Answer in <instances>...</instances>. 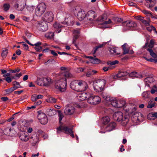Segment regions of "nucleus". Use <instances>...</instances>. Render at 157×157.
<instances>
[{
	"instance_id": "nucleus-1",
	"label": "nucleus",
	"mask_w": 157,
	"mask_h": 157,
	"mask_svg": "<svg viewBox=\"0 0 157 157\" xmlns=\"http://www.w3.org/2000/svg\"><path fill=\"white\" fill-rule=\"evenodd\" d=\"M62 75L64 78L60 79L55 83V88L61 92L65 91L66 90L67 79L73 77V75L68 71L64 72Z\"/></svg>"
},
{
	"instance_id": "nucleus-2",
	"label": "nucleus",
	"mask_w": 157,
	"mask_h": 157,
	"mask_svg": "<svg viewBox=\"0 0 157 157\" xmlns=\"http://www.w3.org/2000/svg\"><path fill=\"white\" fill-rule=\"evenodd\" d=\"M113 117L115 120L120 122L124 126L126 125L129 121L128 117L125 116L124 117L122 113L120 111L115 113Z\"/></svg>"
},
{
	"instance_id": "nucleus-3",
	"label": "nucleus",
	"mask_w": 157,
	"mask_h": 157,
	"mask_svg": "<svg viewBox=\"0 0 157 157\" xmlns=\"http://www.w3.org/2000/svg\"><path fill=\"white\" fill-rule=\"evenodd\" d=\"M105 83V81L103 79H100L94 81L93 83V86L95 91L97 92L102 91L104 88Z\"/></svg>"
},
{
	"instance_id": "nucleus-4",
	"label": "nucleus",
	"mask_w": 157,
	"mask_h": 157,
	"mask_svg": "<svg viewBox=\"0 0 157 157\" xmlns=\"http://www.w3.org/2000/svg\"><path fill=\"white\" fill-rule=\"evenodd\" d=\"M46 9V5L44 2L39 3L35 9V13L36 15L41 16L45 12Z\"/></svg>"
},
{
	"instance_id": "nucleus-5",
	"label": "nucleus",
	"mask_w": 157,
	"mask_h": 157,
	"mask_svg": "<svg viewBox=\"0 0 157 157\" xmlns=\"http://www.w3.org/2000/svg\"><path fill=\"white\" fill-rule=\"evenodd\" d=\"M57 132L59 133L60 132L65 131V132L66 134L69 133L71 135V136L72 138H74V135L73 134V132L71 129L69 128L67 126H63L60 125L57 128Z\"/></svg>"
},
{
	"instance_id": "nucleus-6",
	"label": "nucleus",
	"mask_w": 157,
	"mask_h": 157,
	"mask_svg": "<svg viewBox=\"0 0 157 157\" xmlns=\"http://www.w3.org/2000/svg\"><path fill=\"white\" fill-rule=\"evenodd\" d=\"M54 15L51 11L46 12L43 16V18L44 20L47 22H50L52 21L54 19Z\"/></svg>"
},
{
	"instance_id": "nucleus-7",
	"label": "nucleus",
	"mask_w": 157,
	"mask_h": 157,
	"mask_svg": "<svg viewBox=\"0 0 157 157\" xmlns=\"http://www.w3.org/2000/svg\"><path fill=\"white\" fill-rule=\"evenodd\" d=\"M101 101L100 98L97 96H91L88 97L87 99L88 102L92 105H96L98 104Z\"/></svg>"
},
{
	"instance_id": "nucleus-8",
	"label": "nucleus",
	"mask_w": 157,
	"mask_h": 157,
	"mask_svg": "<svg viewBox=\"0 0 157 157\" xmlns=\"http://www.w3.org/2000/svg\"><path fill=\"white\" fill-rule=\"evenodd\" d=\"M75 108L72 105H67L64 110V112L66 115H71L74 114L75 112Z\"/></svg>"
},
{
	"instance_id": "nucleus-9",
	"label": "nucleus",
	"mask_w": 157,
	"mask_h": 157,
	"mask_svg": "<svg viewBox=\"0 0 157 157\" xmlns=\"http://www.w3.org/2000/svg\"><path fill=\"white\" fill-rule=\"evenodd\" d=\"M123 26L124 27L125 30H129L132 27L136 26V24L133 21L128 20L122 23Z\"/></svg>"
},
{
	"instance_id": "nucleus-10",
	"label": "nucleus",
	"mask_w": 157,
	"mask_h": 157,
	"mask_svg": "<svg viewBox=\"0 0 157 157\" xmlns=\"http://www.w3.org/2000/svg\"><path fill=\"white\" fill-rule=\"evenodd\" d=\"M38 118L40 123L42 124H45L48 121L46 115L43 113H39Z\"/></svg>"
},
{
	"instance_id": "nucleus-11",
	"label": "nucleus",
	"mask_w": 157,
	"mask_h": 157,
	"mask_svg": "<svg viewBox=\"0 0 157 157\" xmlns=\"http://www.w3.org/2000/svg\"><path fill=\"white\" fill-rule=\"evenodd\" d=\"M87 83L83 81L78 80V91L86 90L87 88Z\"/></svg>"
},
{
	"instance_id": "nucleus-12",
	"label": "nucleus",
	"mask_w": 157,
	"mask_h": 157,
	"mask_svg": "<svg viewBox=\"0 0 157 157\" xmlns=\"http://www.w3.org/2000/svg\"><path fill=\"white\" fill-rule=\"evenodd\" d=\"M37 27L38 30L41 31H45L48 30V26L45 22L39 21L38 22Z\"/></svg>"
},
{
	"instance_id": "nucleus-13",
	"label": "nucleus",
	"mask_w": 157,
	"mask_h": 157,
	"mask_svg": "<svg viewBox=\"0 0 157 157\" xmlns=\"http://www.w3.org/2000/svg\"><path fill=\"white\" fill-rule=\"evenodd\" d=\"M107 17L105 14L103 15L102 16L99 17L98 18V20L100 22H103L102 24L103 25L109 24H112V20L110 19H109L108 21H106L107 20Z\"/></svg>"
},
{
	"instance_id": "nucleus-14",
	"label": "nucleus",
	"mask_w": 157,
	"mask_h": 157,
	"mask_svg": "<svg viewBox=\"0 0 157 157\" xmlns=\"http://www.w3.org/2000/svg\"><path fill=\"white\" fill-rule=\"evenodd\" d=\"M96 17V13L94 11H90L86 14V18L90 21H94Z\"/></svg>"
},
{
	"instance_id": "nucleus-15",
	"label": "nucleus",
	"mask_w": 157,
	"mask_h": 157,
	"mask_svg": "<svg viewBox=\"0 0 157 157\" xmlns=\"http://www.w3.org/2000/svg\"><path fill=\"white\" fill-rule=\"evenodd\" d=\"M103 98L107 101L111 102V105L114 107H118V101L116 100H113L110 98L109 96L103 95Z\"/></svg>"
},
{
	"instance_id": "nucleus-16",
	"label": "nucleus",
	"mask_w": 157,
	"mask_h": 157,
	"mask_svg": "<svg viewBox=\"0 0 157 157\" xmlns=\"http://www.w3.org/2000/svg\"><path fill=\"white\" fill-rule=\"evenodd\" d=\"M14 7L19 11H22L25 7V3L23 1H19L14 5Z\"/></svg>"
},
{
	"instance_id": "nucleus-17",
	"label": "nucleus",
	"mask_w": 157,
	"mask_h": 157,
	"mask_svg": "<svg viewBox=\"0 0 157 157\" xmlns=\"http://www.w3.org/2000/svg\"><path fill=\"white\" fill-rule=\"evenodd\" d=\"M77 17L80 21L82 20L86 17V14L84 11L80 10L77 13Z\"/></svg>"
},
{
	"instance_id": "nucleus-18",
	"label": "nucleus",
	"mask_w": 157,
	"mask_h": 157,
	"mask_svg": "<svg viewBox=\"0 0 157 157\" xmlns=\"http://www.w3.org/2000/svg\"><path fill=\"white\" fill-rule=\"evenodd\" d=\"M19 137L21 141L24 142L27 141L29 139V136L24 132L20 133Z\"/></svg>"
},
{
	"instance_id": "nucleus-19",
	"label": "nucleus",
	"mask_w": 157,
	"mask_h": 157,
	"mask_svg": "<svg viewBox=\"0 0 157 157\" xmlns=\"http://www.w3.org/2000/svg\"><path fill=\"white\" fill-rule=\"evenodd\" d=\"M89 95L86 93H82L79 94L77 96L78 98L80 101L84 100L88 98Z\"/></svg>"
},
{
	"instance_id": "nucleus-20",
	"label": "nucleus",
	"mask_w": 157,
	"mask_h": 157,
	"mask_svg": "<svg viewBox=\"0 0 157 157\" xmlns=\"http://www.w3.org/2000/svg\"><path fill=\"white\" fill-rule=\"evenodd\" d=\"M128 73L126 71L125 72H119L116 75L113 76L114 79H116L118 78H120L122 77L125 76L127 75Z\"/></svg>"
},
{
	"instance_id": "nucleus-21",
	"label": "nucleus",
	"mask_w": 157,
	"mask_h": 157,
	"mask_svg": "<svg viewBox=\"0 0 157 157\" xmlns=\"http://www.w3.org/2000/svg\"><path fill=\"white\" fill-rule=\"evenodd\" d=\"M116 124L114 122H111L106 127V131L110 132L113 130L116 127Z\"/></svg>"
},
{
	"instance_id": "nucleus-22",
	"label": "nucleus",
	"mask_w": 157,
	"mask_h": 157,
	"mask_svg": "<svg viewBox=\"0 0 157 157\" xmlns=\"http://www.w3.org/2000/svg\"><path fill=\"white\" fill-rule=\"evenodd\" d=\"M70 86L71 89L78 91V80L72 81L71 83Z\"/></svg>"
},
{
	"instance_id": "nucleus-23",
	"label": "nucleus",
	"mask_w": 157,
	"mask_h": 157,
	"mask_svg": "<svg viewBox=\"0 0 157 157\" xmlns=\"http://www.w3.org/2000/svg\"><path fill=\"white\" fill-rule=\"evenodd\" d=\"M43 98V96L41 94L37 95L36 94H34L32 95L31 97V100L33 102L36 101L38 99H42Z\"/></svg>"
},
{
	"instance_id": "nucleus-24",
	"label": "nucleus",
	"mask_w": 157,
	"mask_h": 157,
	"mask_svg": "<svg viewBox=\"0 0 157 157\" xmlns=\"http://www.w3.org/2000/svg\"><path fill=\"white\" fill-rule=\"evenodd\" d=\"M85 57L86 58H89L90 59V62L92 63H98L100 62V60L95 57H93L92 56H85Z\"/></svg>"
},
{
	"instance_id": "nucleus-25",
	"label": "nucleus",
	"mask_w": 157,
	"mask_h": 157,
	"mask_svg": "<svg viewBox=\"0 0 157 157\" xmlns=\"http://www.w3.org/2000/svg\"><path fill=\"white\" fill-rule=\"evenodd\" d=\"M30 141L33 144H36L39 141V136L34 135L30 138Z\"/></svg>"
},
{
	"instance_id": "nucleus-26",
	"label": "nucleus",
	"mask_w": 157,
	"mask_h": 157,
	"mask_svg": "<svg viewBox=\"0 0 157 157\" xmlns=\"http://www.w3.org/2000/svg\"><path fill=\"white\" fill-rule=\"evenodd\" d=\"M53 26L55 29V31L59 33L61 32V28L63 26L60 23L56 22L53 24Z\"/></svg>"
},
{
	"instance_id": "nucleus-27",
	"label": "nucleus",
	"mask_w": 157,
	"mask_h": 157,
	"mask_svg": "<svg viewBox=\"0 0 157 157\" xmlns=\"http://www.w3.org/2000/svg\"><path fill=\"white\" fill-rule=\"evenodd\" d=\"M154 79L152 77H148L144 79V82L146 85L149 86L150 83H151L154 82Z\"/></svg>"
},
{
	"instance_id": "nucleus-28",
	"label": "nucleus",
	"mask_w": 157,
	"mask_h": 157,
	"mask_svg": "<svg viewBox=\"0 0 157 157\" xmlns=\"http://www.w3.org/2000/svg\"><path fill=\"white\" fill-rule=\"evenodd\" d=\"M147 4V7L150 8L152 7L156 3V0H146Z\"/></svg>"
},
{
	"instance_id": "nucleus-29",
	"label": "nucleus",
	"mask_w": 157,
	"mask_h": 157,
	"mask_svg": "<svg viewBox=\"0 0 157 157\" xmlns=\"http://www.w3.org/2000/svg\"><path fill=\"white\" fill-rule=\"evenodd\" d=\"M130 77L134 78L136 77L139 78H141L143 77L142 75L136 72H133L130 73L129 74Z\"/></svg>"
},
{
	"instance_id": "nucleus-30",
	"label": "nucleus",
	"mask_w": 157,
	"mask_h": 157,
	"mask_svg": "<svg viewBox=\"0 0 157 157\" xmlns=\"http://www.w3.org/2000/svg\"><path fill=\"white\" fill-rule=\"evenodd\" d=\"M122 47L124 51V54H126L129 53L130 47L127 44L125 43L124 44L122 45Z\"/></svg>"
},
{
	"instance_id": "nucleus-31",
	"label": "nucleus",
	"mask_w": 157,
	"mask_h": 157,
	"mask_svg": "<svg viewBox=\"0 0 157 157\" xmlns=\"http://www.w3.org/2000/svg\"><path fill=\"white\" fill-rule=\"evenodd\" d=\"M74 39L73 43H75V42L79 36V30H75L73 31Z\"/></svg>"
},
{
	"instance_id": "nucleus-32",
	"label": "nucleus",
	"mask_w": 157,
	"mask_h": 157,
	"mask_svg": "<svg viewBox=\"0 0 157 157\" xmlns=\"http://www.w3.org/2000/svg\"><path fill=\"white\" fill-rule=\"evenodd\" d=\"M109 51L111 54L114 55H118L120 54V53L117 52V49L114 47L110 48Z\"/></svg>"
},
{
	"instance_id": "nucleus-33",
	"label": "nucleus",
	"mask_w": 157,
	"mask_h": 157,
	"mask_svg": "<svg viewBox=\"0 0 157 157\" xmlns=\"http://www.w3.org/2000/svg\"><path fill=\"white\" fill-rule=\"evenodd\" d=\"M122 20L121 18H119L118 17H113L112 19V24H113L114 23H117L119 22H121L122 21Z\"/></svg>"
},
{
	"instance_id": "nucleus-34",
	"label": "nucleus",
	"mask_w": 157,
	"mask_h": 157,
	"mask_svg": "<svg viewBox=\"0 0 157 157\" xmlns=\"http://www.w3.org/2000/svg\"><path fill=\"white\" fill-rule=\"evenodd\" d=\"M126 103L125 101L124 100H120L118 101V107L121 108L124 106L126 105Z\"/></svg>"
},
{
	"instance_id": "nucleus-35",
	"label": "nucleus",
	"mask_w": 157,
	"mask_h": 157,
	"mask_svg": "<svg viewBox=\"0 0 157 157\" xmlns=\"http://www.w3.org/2000/svg\"><path fill=\"white\" fill-rule=\"evenodd\" d=\"M8 53V50L7 48H2V56L3 58H5L6 57Z\"/></svg>"
},
{
	"instance_id": "nucleus-36",
	"label": "nucleus",
	"mask_w": 157,
	"mask_h": 157,
	"mask_svg": "<svg viewBox=\"0 0 157 157\" xmlns=\"http://www.w3.org/2000/svg\"><path fill=\"white\" fill-rule=\"evenodd\" d=\"M43 81L44 86H46L50 83L51 79L49 78H43Z\"/></svg>"
},
{
	"instance_id": "nucleus-37",
	"label": "nucleus",
	"mask_w": 157,
	"mask_h": 157,
	"mask_svg": "<svg viewBox=\"0 0 157 157\" xmlns=\"http://www.w3.org/2000/svg\"><path fill=\"white\" fill-rule=\"evenodd\" d=\"M147 50L150 52V55L155 59H157V55L154 53L151 49L148 48Z\"/></svg>"
},
{
	"instance_id": "nucleus-38",
	"label": "nucleus",
	"mask_w": 157,
	"mask_h": 157,
	"mask_svg": "<svg viewBox=\"0 0 157 157\" xmlns=\"http://www.w3.org/2000/svg\"><path fill=\"white\" fill-rule=\"evenodd\" d=\"M142 12L147 16L151 17L152 18H155V17L152 15L151 13L148 11L146 10H142Z\"/></svg>"
},
{
	"instance_id": "nucleus-39",
	"label": "nucleus",
	"mask_w": 157,
	"mask_h": 157,
	"mask_svg": "<svg viewBox=\"0 0 157 157\" xmlns=\"http://www.w3.org/2000/svg\"><path fill=\"white\" fill-rule=\"evenodd\" d=\"M56 100L53 97L49 96L47 99V101L51 103H56Z\"/></svg>"
},
{
	"instance_id": "nucleus-40",
	"label": "nucleus",
	"mask_w": 157,
	"mask_h": 157,
	"mask_svg": "<svg viewBox=\"0 0 157 157\" xmlns=\"http://www.w3.org/2000/svg\"><path fill=\"white\" fill-rule=\"evenodd\" d=\"M11 129V128H7L3 130V133L4 134L6 135H9L10 134Z\"/></svg>"
},
{
	"instance_id": "nucleus-41",
	"label": "nucleus",
	"mask_w": 157,
	"mask_h": 157,
	"mask_svg": "<svg viewBox=\"0 0 157 157\" xmlns=\"http://www.w3.org/2000/svg\"><path fill=\"white\" fill-rule=\"evenodd\" d=\"M36 82L38 85L40 86H44L43 78L37 79Z\"/></svg>"
},
{
	"instance_id": "nucleus-42",
	"label": "nucleus",
	"mask_w": 157,
	"mask_h": 157,
	"mask_svg": "<svg viewBox=\"0 0 157 157\" xmlns=\"http://www.w3.org/2000/svg\"><path fill=\"white\" fill-rule=\"evenodd\" d=\"M110 118L108 116H105L102 118L103 123L105 124H107L110 121Z\"/></svg>"
},
{
	"instance_id": "nucleus-43",
	"label": "nucleus",
	"mask_w": 157,
	"mask_h": 157,
	"mask_svg": "<svg viewBox=\"0 0 157 157\" xmlns=\"http://www.w3.org/2000/svg\"><path fill=\"white\" fill-rule=\"evenodd\" d=\"M149 91H146L144 92L142 94V97L146 99L149 97Z\"/></svg>"
},
{
	"instance_id": "nucleus-44",
	"label": "nucleus",
	"mask_w": 157,
	"mask_h": 157,
	"mask_svg": "<svg viewBox=\"0 0 157 157\" xmlns=\"http://www.w3.org/2000/svg\"><path fill=\"white\" fill-rule=\"evenodd\" d=\"M54 36V33L53 32H51L47 33L46 34V36L49 39L53 38Z\"/></svg>"
},
{
	"instance_id": "nucleus-45",
	"label": "nucleus",
	"mask_w": 157,
	"mask_h": 157,
	"mask_svg": "<svg viewBox=\"0 0 157 157\" xmlns=\"http://www.w3.org/2000/svg\"><path fill=\"white\" fill-rule=\"evenodd\" d=\"M147 29L149 32L151 31L152 30H154L155 33H157L155 28L153 26H150L146 28Z\"/></svg>"
},
{
	"instance_id": "nucleus-46",
	"label": "nucleus",
	"mask_w": 157,
	"mask_h": 157,
	"mask_svg": "<svg viewBox=\"0 0 157 157\" xmlns=\"http://www.w3.org/2000/svg\"><path fill=\"white\" fill-rule=\"evenodd\" d=\"M10 5L9 3H5L3 4V7L5 11H7L10 8Z\"/></svg>"
},
{
	"instance_id": "nucleus-47",
	"label": "nucleus",
	"mask_w": 157,
	"mask_h": 157,
	"mask_svg": "<svg viewBox=\"0 0 157 157\" xmlns=\"http://www.w3.org/2000/svg\"><path fill=\"white\" fill-rule=\"evenodd\" d=\"M106 44V43H103L102 44H99L98 45L96 46L94 50V53H95L96 52L98 48L103 47Z\"/></svg>"
},
{
	"instance_id": "nucleus-48",
	"label": "nucleus",
	"mask_w": 157,
	"mask_h": 157,
	"mask_svg": "<svg viewBox=\"0 0 157 157\" xmlns=\"http://www.w3.org/2000/svg\"><path fill=\"white\" fill-rule=\"evenodd\" d=\"M155 102L154 101H150L149 102L147 107L148 108H151L153 107L155 105Z\"/></svg>"
},
{
	"instance_id": "nucleus-49",
	"label": "nucleus",
	"mask_w": 157,
	"mask_h": 157,
	"mask_svg": "<svg viewBox=\"0 0 157 157\" xmlns=\"http://www.w3.org/2000/svg\"><path fill=\"white\" fill-rule=\"evenodd\" d=\"M119 61L117 60H115L113 61H109L107 62L108 65H113L118 63Z\"/></svg>"
},
{
	"instance_id": "nucleus-50",
	"label": "nucleus",
	"mask_w": 157,
	"mask_h": 157,
	"mask_svg": "<svg viewBox=\"0 0 157 157\" xmlns=\"http://www.w3.org/2000/svg\"><path fill=\"white\" fill-rule=\"evenodd\" d=\"M58 116L59 117V121L60 123H61V122L63 118V116L62 113L60 112H58Z\"/></svg>"
},
{
	"instance_id": "nucleus-51",
	"label": "nucleus",
	"mask_w": 157,
	"mask_h": 157,
	"mask_svg": "<svg viewBox=\"0 0 157 157\" xmlns=\"http://www.w3.org/2000/svg\"><path fill=\"white\" fill-rule=\"evenodd\" d=\"M156 92H157V87L156 86L154 85L151 90V94H153Z\"/></svg>"
},
{
	"instance_id": "nucleus-52",
	"label": "nucleus",
	"mask_w": 157,
	"mask_h": 157,
	"mask_svg": "<svg viewBox=\"0 0 157 157\" xmlns=\"http://www.w3.org/2000/svg\"><path fill=\"white\" fill-rule=\"evenodd\" d=\"M55 62V60L52 59H50L48 60L46 62L44 63V64L47 65L49 63H53Z\"/></svg>"
},
{
	"instance_id": "nucleus-53",
	"label": "nucleus",
	"mask_w": 157,
	"mask_h": 157,
	"mask_svg": "<svg viewBox=\"0 0 157 157\" xmlns=\"http://www.w3.org/2000/svg\"><path fill=\"white\" fill-rule=\"evenodd\" d=\"M154 41L153 40H151L148 45V47L150 48H152L154 46Z\"/></svg>"
},
{
	"instance_id": "nucleus-54",
	"label": "nucleus",
	"mask_w": 157,
	"mask_h": 157,
	"mask_svg": "<svg viewBox=\"0 0 157 157\" xmlns=\"http://www.w3.org/2000/svg\"><path fill=\"white\" fill-rule=\"evenodd\" d=\"M22 19L24 21H25L26 22H29L30 20V18L29 17H27L25 16H24L22 17Z\"/></svg>"
},
{
	"instance_id": "nucleus-55",
	"label": "nucleus",
	"mask_w": 157,
	"mask_h": 157,
	"mask_svg": "<svg viewBox=\"0 0 157 157\" xmlns=\"http://www.w3.org/2000/svg\"><path fill=\"white\" fill-rule=\"evenodd\" d=\"M20 43H22V45L23 46V47L24 48V49L25 50H28L29 49V47L28 45L27 44H25L24 42H20Z\"/></svg>"
},
{
	"instance_id": "nucleus-56",
	"label": "nucleus",
	"mask_w": 157,
	"mask_h": 157,
	"mask_svg": "<svg viewBox=\"0 0 157 157\" xmlns=\"http://www.w3.org/2000/svg\"><path fill=\"white\" fill-rule=\"evenodd\" d=\"M13 84L14 86L18 87V88H20V87L19 83L17 82H13Z\"/></svg>"
},
{
	"instance_id": "nucleus-57",
	"label": "nucleus",
	"mask_w": 157,
	"mask_h": 157,
	"mask_svg": "<svg viewBox=\"0 0 157 157\" xmlns=\"http://www.w3.org/2000/svg\"><path fill=\"white\" fill-rule=\"evenodd\" d=\"M41 103V101L40 100H38L37 101L35 102L34 103V105L36 107L37 105H40Z\"/></svg>"
},
{
	"instance_id": "nucleus-58",
	"label": "nucleus",
	"mask_w": 157,
	"mask_h": 157,
	"mask_svg": "<svg viewBox=\"0 0 157 157\" xmlns=\"http://www.w3.org/2000/svg\"><path fill=\"white\" fill-rule=\"evenodd\" d=\"M35 49L36 50V51L39 52L40 51V50H41L42 48L41 46H36L35 47Z\"/></svg>"
},
{
	"instance_id": "nucleus-59",
	"label": "nucleus",
	"mask_w": 157,
	"mask_h": 157,
	"mask_svg": "<svg viewBox=\"0 0 157 157\" xmlns=\"http://www.w3.org/2000/svg\"><path fill=\"white\" fill-rule=\"evenodd\" d=\"M50 51L52 55L54 56H58L57 54L54 50H50Z\"/></svg>"
},
{
	"instance_id": "nucleus-60",
	"label": "nucleus",
	"mask_w": 157,
	"mask_h": 157,
	"mask_svg": "<svg viewBox=\"0 0 157 157\" xmlns=\"http://www.w3.org/2000/svg\"><path fill=\"white\" fill-rule=\"evenodd\" d=\"M5 79L8 83L11 82L12 81L11 78L10 77H6L5 78Z\"/></svg>"
},
{
	"instance_id": "nucleus-61",
	"label": "nucleus",
	"mask_w": 157,
	"mask_h": 157,
	"mask_svg": "<svg viewBox=\"0 0 157 157\" xmlns=\"http://www.w3.org/2000/svg\"><path fill=\"white\" fill-rule=\"evenodd\" d=\"M143 23L146 26L149 25V22L145 20L143 22Z\"/></svg>"
},
{
	"instance_id": "nucleus-62",
	"label": "nucleus",
	"mask_w": 157,
	"mask_h": 157,
	"mask_svg": "<svg viewBox=\"0 0 157 157\" xmlns=\"http://www.w3.org/2000/svg\"><path fill=\"white\" fill-rule=\"evenodd\" d=\"M93 75L91 72L89 71L86 74V75L87 77H90Z\"/></svg>"
},
{
	"instance_id": "nucleus-63",
	"label": "nucleus",
	"mask_w": 157,
	"mask_h": 157,
	"mask_svg": "<svg viewBox=\"0 0 157 157\" xmlns=\"http://www.w3.org/2000/svg\"><path fill=\"white\" fill-rule=\"evenodd\" d=\"M18 88V87L16 86H14L13 87H12L10 88V90H11L12 92L14 90H16Z\"/></svg>"
},
{
	"instance_id": "nucleus-64",
	"label": "nucleus",
	"mask_w": 157,
	"mask_h": 157,
	"mask_svg": "<svg viewBox=\"0 0 157 157\" xmlns=\"http://www.w3.org/2000/svg\"><path fill=\"white\" fill-rule=\"evenodd\" d=\"M21 51L19 49H18L16 51V54L17 55H20L21 54Z\"/></svg>"
}]
</instances>
